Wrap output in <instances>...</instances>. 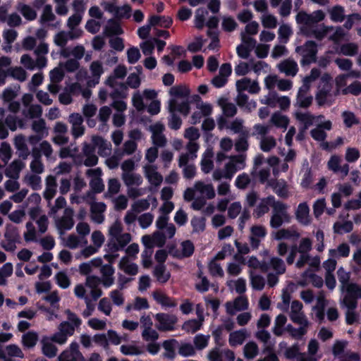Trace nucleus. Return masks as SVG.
I'll return each mask as SVG.
<instances>
[{"label": "nucleus", "instance_id": "nucleus-25", "mask_svg": "<svg viewBox=\"0 0 361 361\" xmlns=\"http://www.w3.org/2000/svg\"><path fill=\"white\" fill-rule=\"evenodd\" d=\"M38 341V335L36 332L28 331L22 337L23 345L27 348H33Z\"/></svg>", "mask_w": 361, "mask_h": 361}, {"label": "nucleus", "instance_id": "nucleus-7", "mask_svg": "<svg viewBox=\"0 0 361 361\" xmlns=\"http://www.w3.org/2000/svg\"><path fill=\"white\" fill-rule=\"evenodd\" d=\"M169 109L170 112L178 111L183 116H187L190 111V102L188 101H184L181 103H178L176 99H171Z\"/></svg>", "mask_w": 361, "mask_h": 361}, {"label": "nucleus", "instance_id": "nucleus-4", "mask_svg": "<svg viewBox=\"0 0 361 361\" xmlns=\"http://www.w3.org/2000/svg\"><path fill=\"white\" fill-rule=\"evenodd\" d=\"M73 209L66 208L64 211V216L56 221V226L61 235L63 234L64 230H71L73 227L75 222L73 219Z\"/></svg>", "mask_w": 361, "mask_h": 361}, {"label": "nucleus", "instance_id": "nucleus-3", "mask_svg": "<svg viewBox=\"0 0 361 361\" xmlns=\"http://www.w3.org/2000/svg\"><path fill=\"white\" fill-rule=\"evenodd\" d=\"M284 357L287 360L296 359L297 361H317L318 359L312 357H307L305 353L300 352V345L298 343L286 348L284 351Z\"/></svg>", "mask_w": 361, "mask_h": 361}, {"label": "nucleus", "instance_id": "nucleus-6", "mask_svg": "<svg viewBox=\"0 0 361 361\" xmlns=\"http://www.w3.org/2000/svg\"><path fill=\"white\" fill-rule=\"evenodd\" d=\"M274 203V196L269 195L261 200L259 204L254 210V216L256 218H260L269 211V206Z\"/></svg>", "mask_w": 361, "mask_h": 361}, {"label": "nucleus", "instance_id": "nucleus-22", "mask_svg": "<svg viewBox=\"0 0 361 361\" xmlns=\"http://www.w3.org/2000/svg\"><path fill=\"white\" fill-rule=\"evenodd\" d=\"M295 117L298 121L304 124V130L312 126L315 118V116L310 113H302L300 111L295 112Z\"/></svg>", "mask_w": 361, "mask_h": 361}, {"label": "nucleus", "instance_id": "nucleus-44", "mask_svg": "<svg viewBox=\"0 0 361 361\" xmlns=\"http://www.w3.org/2000/svg\"><path fill=\"white\" fill-rule=\"evenodd\" d=\"M8 74L19 81H24L26 79V71L21 67H16L8 69Z\"/></svg>", "mask_w": 361, "mask_h": 361}, {"label": "nucleus", "instance_id": "nucleus-62", "mask_svg": "<svg viewBox=\"0 0 361 361\" xmlns=\"http://www.w3.org/2000/svg\"><path fill=\"white\" fill-rule=\"evenodd\" d=\"M150 203L147 199H142L132 205V210L135 212L140 213L142 211H145L149 209Z\"/></svg>", "mask_w": 361, "mask_h": 361}, {"label": "nucleus", "instance_id": "nucleus-49", "mask_svg": "<svg viewBox=\"0 0 361 361\" xmlns=\"http://www.w3.org/2000/svg\"><path fill=\"white\" fill-rule=\"evenodd\" d=\"M127 57L128 62L130 64H135L139 61L140 58L141 57L140 50L135 47L129 48L127 50Z\"/></svg>", "mask_w": 361, "mask_h": 361}, {"label": "nucleus", "instance_id": "nucleus-11", "mask_svg": "<svg viewBox=\"0 0 361 361\" xmlns=\"http://www.w3.org/2000/svg\"><path fill=\"white\" fill-rule=\"evenodd\" d=\"M178 344V341L174 338L165 340L162 343V347L166 351L163 356L166 358L173 360L176 357V348Z\"/></svg>", "mask_w": 361, "mask_h": 361}, {"label": "nucleus", "instance_id": "nucleus-20", "mask_svg": "<svg viewBox=\"0 0 361 361\" xmlns=\"http://www.w3.org/2000/svg\"><path fill=\"white\" fill-rule=\"evenodd\" d=\"M153 298L159 304L166 307H174L177 305L170 297L157 291L153 293Z\"/></svg>", "mask_w": 361, "mask_h": 361}, {"label": "nucleus", "instance_id": "nucleus-60", "mask_svg": "<svg viewBox=\"0 0 361 361\" xmlns=\"http://www.w3.org/2000/svg\"><path fill=\"white\" fill-rule=\"evenodd\" d=\"M313 180V174L311 168H307L306 171L305 172L302 181H301V187L305 189H308L310 188V185L312 183Z\"/></svg>", "mask_w": 361, "mask_h": 361}, {"label": "nucleus", "instance_id": "nucleus-30", "mask_svg": "<svg viewBox=\"0 0 361 361\" xmlns=\"http://www.w3.org/2000/svg\"><path fill=\"white\" fill-rule=\"evenodd\" d=\"M310 50L318 52L317 44L313 40H307L303 45L298 46L295 48V52L298 54H310Z\"/></svg>", "mask_w": 361, "mask_h": 361}, {"label": "nucleus", "instance_id": "nucleus-63", "mask_svg": "<svg viewBox=\"0 0 361 361\" xmlns=\"http://www.w3.org/2000/svg\"><path fill=\"white\" fill-rule=\"evenodd\" d=\"M326 202L324 198L317 200L313 205V213L316 218H319L324 212Z\"/></svg>", "mask_w": 361, "mask_h": 361}, {"label": "nucleus", "instance_id": "nucleus-26", "mask_svg": "<svg viewBox=\"0 0 361 361\" xmlns=\"http://www.w3.org/2000/svg\"><path fill=\"white\" fill-rule=\"evenodd\" d=\"M344 8L340 5L334 6L329 11L330 18L334 22H343L345 19Z\"/></svg>", "mask_w": 361, "mask_h": 361}, {"label": "nucleus", "instance_id": "nucleus-16", "mask_svg": "<svg viewBox=\"0 0 361 361\" xmlns=\"http://www.w3.org/2000/svg\"><path fill=\"white\" fill-rule=\"evenodd\" d=\"M245 338L246 333L245 331L243 329L231 332L229 335V345L231 347H235L238 345H241L243 343Z\"/></svg>", "mask_w": 361, "mask_h": 361}, {"label": "nucleus", "instance_id": "nucleus-61", "mask_svg": "<svg viewBox=\"0 0 361 361\" xmlns=\"http://www.w3.org/2000/svg\"><path fill=\"white\" fill-rule=\"evenodd\" d=\"M90 186L94 193H101L104 189V185L101 178H92Z\"/></svg>", "mask_w": 361, "mask_h": 361}, {"label": "nucleus", "instance_id": "nucleus-42", "mask_svg": "<svg viewBox=\"0 0 361 361\" xmlns=\"http://www.w3.org/2000/svg\"><path fill=\"white\" fill-rule=\"evenodd\" d=\"M118 85L121 89H114L111 93L110 97L113 100L123 99L126 97V90L128 89L126 83L119 82Z\"/></svg>", "mask_w": 361, "mask_h": 361}, {"label": "nucleus", "instance_id": "nucleus-21", "mask_svg": "<svg viewBox=\"0 0 361 361\" xmlns=\"http://www.w3.org/2000/svg\"><path fill=\"white\" fill-rule=\"evenodd\" d=\"M190 93V89L182 85L173 86L172 87H171L169 91V94L171 96L178 98L188 97Z\"/></svg>", "mask_w": 361, "mask_h": 361}, {"label": "nucleus", "instance_id": "nucleus-39", "mask_svg": "<svg viewBox=\"0 0 361 361\" xmlns=\"http://www.w3.org/2000/svg\"><path fill=\"white\" fill-rule=\"evenodd\" d=\"M278 34L280 41L283 43H287L293 32L289 25L283 24L279 27Z\"/></svg>", "mask_w": 361, "mask_h": 361}, {"label": "nucleus", "instance_id": "nucleus-34", "mask_svg": "<svg viewBox=\"0 0 361 361\" xmlns=\"http://www.w3.org/2000/svg\"><path fill=\"white\" fill-rule=\"evenodd\" d=\"M209 338V335L206 336L202 334L196 335L193 340L195 348L199 350L205 348L208 345Z\"/></svg>", "mask_w": 361, "mask_h": 361}, {"label": "nucleus", "instance_id": "nucleus-36", "mask_svg": "<svg viewBox=\"0 0 361 361\" xmlns=\"http://www.w3.org/2000/svg\"><path fill=\"white\" fill-rule=\"evenodd\" d=\"M55 19L56 16L52 11V6L50 4L45 5L40 17V23L44 24L48 22L54 21Z\"/></svg>", "mask_w": 361, "mask_h": 361}, {"label": "nucleus", "instance_id": "nucleus-57", "mask_svg": "<svg viewBox=\"0 0 361 361\" xmlns=\"http://www.w3.org/2000/svg\"><path fill=\"white\" fill-rule=\"evenodd\" d=\"M357 51L358 47L354 43L344 44L341 46V52L345 56H355Z\"/></svg>", "mask_w": 361, "mask_h": 361}, {"label": "nucleus", "instance_id": "nucleus-38", "mask_svg": "<svg viewBox=\"0 0 361 361\" xmlns=\"http://www.w3.org/2000/svg\"><path fill=\"white\" fill-rule=\"evenodd\" d=\"M300 237V234L298 232L295 231H290L289 229H281L279 230L276 234L275 238L278 240L282 239H290V238H298Z\"/></svg>", "mask_w": 361, "mask_h": 361}, {"label": "nucleus", "instance_id": "nucleus-43", "mask_svg": "<svg viewBox=\"0 0 361 361\" xmlns=\"http://www.w3.org/2000/svg\"><path fill=\"white\" fill-rule=\"evenodd\" d=\"M55 279L56 284L61 288L66 289L68 288L71 284L68 276L63 271L58 272L55 276Z\"/></svg>", "mask_w": 361, "mask_h": 361}, {"label": "nucleus", "instance_id": "nucleus-47", "mask_svg": "<svg viewBox=\"0 0 361 361\" xmlns=\"http://www.w3.org/2000/svg\"><path fill=\"white\" fill-rule=\"evenodd\" d=\"M310 54L303 53L300 54L302 57L300 60V64L302 66H309L312 63H316L317 60V53L313 50H310Z\"/></svg>", "mask_w": 361, "mask_h": 361}, {"label": "nucleus", "instance_id": "nucleus-51", "mask_svg": "<svg viewBox=\"0 0 361 361\" xmlns=\"http://www.w3.org/2000/svg\"><path fill=\"white\" fill-rule=\"evenodd\" d=\"M250 183V178L245 173L238 175L235 181V186L239 189H245Z\"/></svg>", "mask_w": 361, "mask_h": 361}, {"label": "nucleus", "instance_id": "nucleus-18", "mask_svg": "<svg viewBox=\"0 0 361 361\" xmlns=\"http://www.w3.org/2000/svg\"><path fill=\"white\" fill-rule=\"evenodd\" d=\"M122 178L127 186H139L142 183V176L138 173H123Z\"/></svg>", "mask_w": 361, "mask_h": 361}, {"label": "nucleus", "instance_id": "nucleus-28", "mask_svg": "<svg viewBox=\"0 0 361 361\" xmlns=\"http://www.w3.org/2000/svg\"><path fill=\"white\" fill-rule=\"evenodd\" d=\"M353 229V224L350 221H345L343 223L336 222L334 224V231L335 233L343 234V233H350Z\"/></svg>", "mask_w": 361, "mask_h": 361}, {"label": "nucleus", "instance_id": "nucleus-46", "mask_svg": "<svg viewBox=\"0 0 361 361\" xmlns=\"http://www.w3.org/2000/svg\"><path fill=\"white\" fill-rule=\"evenodd\" d=\"M20 11L23 16L27 20H34L37 18L36 11L29 5L23 4L20 8Z\"/></svg>", "mask_w": 361, "mask_h": 361}, {"label": "nucleus", "instance_id": "nucleus-52", "mask_svg": "<svg viewBox=\"0 0 361 361\" xmlns=\"http://www.w3.org/2000/svg\"><path fill=\"white\" fill-rule=\"evenodd\" d=\"M238 26L237 23L235 20L231 17H224L222 21V28L226 32H233L236 29Z\"/></svg>", "mask_w": 361, "mask_h": 361}, {"label": "nucleus", "instance_id": "nucleus-50", "mask_svg": "<svg viewBox=\"0 0 361 361\" xmlns=\"http://www.w3.org/2000/svg\"><path fill=\"white\" fill-rule=\"evenodd\" d=\"M233 252L234 249L231 244H224L221 250L216 255L214 260H223L226 255H231Z\"/></svg>", "mask_w": 361, "mask_h": 361}, {"label": "nucleus", "instance_id": "nucleus-2", "mask_svg": "<svg viewBox=\"0 0 361 361\" xmlns=\"http://www.w3.org/2000/svg\"><path fill=\"white\" fill-rule=\"evenodd\" d=\"M223 330V325H220L212 333L215 346L207 354L209 361H235V356L233 350L228 348L221 350V348L225 345Z\"/></svg>", "mask_w": 361, "mask_h": 361}, {"label": "nucleus", "instance_id": "nucleus-5", "mask_svg": "<svg viewBox=\"0 0 361 361\" xmlns=\"http://www.w3.org/2000/svg\"><path fill=\"white\" fill-rule=\"evenodd\" d=\"M155 319L159 324L157 326V329L159 331H166L174 329V325L176 322V318L175 316L165 313H158L156 314Z\"/></svg>", "mask_w": 361, "mask_h": 361}, {"label": "nucleus", "instance_id": "nucleus-9", "mask_svg": "<svg viewBox=\"0 0 361 361\" xmlns=\"http://www.w3.org/2000/svg\"><path fill=\"white\" fill-rule=\"evenodd\" d=\"M279 69L281 72L284 73L286 75L295 76L298 71V67L297 63L290 59H286L279 65Z\"/></svg>", "mask_w": 361, "mask_h": 361}, {"label": "nucleus", "instance_id": "nucleus-53", "mask_svg": "<svg viewBox=\"0 0 361 361\" xmlns=\"http://www.w3.org/2000/svg\"><path fill=\"white\" fill-rule=\"evenodd\" d=\"M27 232L24 233V238L26 242L36 241V230L31 221L26 223Z\"/></svg>", "mask_w": 361, "mask_h": 361}, {"label": "nucleus", "instance_id": "nucleus-40", "mask_svg": "<svg viewBox=\"0 0 361 361\" xmlns=\"http://www.w3.org/2000/svg\"><path fill=\"white\" fill-rule=\"evenodd\" d=\"M5 123L11 131L16 130L17 124L20 128H23L24 125L21 119H18L17 116L11 114L6 116Z\"/></svg>", "mask_w": 361, "mask_h": 361}, {"label": "nucleus", "instance_id": "nucleus-54", "mask_svg": "<svg viewBox=\"0 0 361 361\" xmlns=\"http://www.w3.org/2000/svg\"><path fill=\"white\" fill-rule=\"evenodd\" d=\"M147 176L149 182L155 186H159L163 180L162 176L154 169L151 171H148L147 172Z\"/></svg>", "mask_w": 361, "mask_h": 361}, {"label": "nucleus", "instance_id": "nucleus-64", "mask_svg": "<svg viewBox=\"0 0 361 361\" xmlns=\"http://www.w3.org/2000/svg\"><path fill=\"white\" fill-rule=\"evenodd\" d=\"M360 156V152L357 148L348 147L345 153V160L348 162L353 163L356 161Z\"/></svg>", "mask_w": 361, "mask_h": 361}, {"label": "nucleus", "instance_id": "nucleus-12", "mask_svg": "<svg viewBox=\"0 0 361 361\" xmlns=\"http://www.w3.org/2000/svg\"><path fill=\"white\" fill-rule=\"evenodd\" d=\"M123 33V30L118 20L111 18L108 20V24L104 29V34L106 36L111 37L114 35H119Z\"/></svg>", "mask_w": 361, "mask_h": 361}, {"label": "nucleus", "instance_id": "nucleus-41", "mask_svg": "<svg viewBox=\"0 0 361 361\" xmlns=\"http://www.w3.org/2000/svg\"><path fill=\"white\" fill-rule=\"evenodd\" d=\"M270 263L277 274H283L286 272V265L281 258L274 257L271 259Z\"/></svg>", "mask_w": 361, "mask_h": 361}, {"label": "nucleus", "instance_id": "nucleus-35", "mask_svg": "<svg viewBox=\"0 0 361 361\" xmlns=\"http://www.w3.org/2000/svg\"><path fill=\"white\" fill-rule=\"evenodd\" d=\"M181 257L188 258L191 257L195 252L193 243L190 240H184L181 243Z\"/></svg>", "mask_w": 361, "mask_h": 361}, {"label": "nucleus", "instance_id": "nucleus-48", "mask_svg": "<svg viewBox=\"0 0 361 361\" xmlns=\"http://www.w3.org/2000/svg\"><path fill=\"white\" fill-rule=\"evenodd\" d=\"M276 145V140L270 136L263 137L260 142V148L263 152H268Z\"/></svg>", "mask_w": 361, "mask_h": 361}, {"label": "nucleus", "instance_id": "nucleus-59", "mask_svg": "<svg viewBox=\"0 0 361 361\" xmlns=\"http://www.w3.org/2000/svg\"><path fill=\"white\" fill-rule=\"evenodd\" d=\"M347 343L345 341H337L333 345L332 353L335 357H341L343 355L344 358V350Z\"/></svg>", "mask_w": 361, "mask_h": 361}, {"label": "nucleus", "instance_id": "nucleus-32", "mask_svg": "<svg viewBox=\"0 0 361 361\" xmlns=\"http://www.w3.org/2000/svg\"><path fill=\"white\" fill-rule=\"evenodd\" d=\"M345 287V294L351 298L356 299L361 298V286L355 283H350Z\"/></svg>", "mask_w": 361, "mask_h": 361}, {"label": "nucleus", "instance_id": "nucleus-14", "mask_svg": "<svg viewBox=\"0 0 361 361\" xmlns=\"http://www.w3.org/2000/svg\"><path fill=\"white\" fill-rule=\"evenodd\" d=\"M24 166L20 160H14L6 169L5 175L11 178H17L20 171Z\"/></svg>", "mask_w": 361, "mask_h": 361}, {"label": "nucleus", "instance_id": "nucleus-8", "mask_svg": "<svg viewBox=\"0 0 361 361\" xmlns=\"http://www.w3.org/2000/svg\"><path fill=\"white\" fill-rule=\"evenodd\" d=\"M310 208L306 202L300 203L295 212L297 220L302 224L308 225Z\"/></svg>", "mask_w": 361, "mask_h": 361}, {"label": "nucleus", "instance_id": "nucleus-45", "mask_svg": "<svg viewBox=\"0 0 361 361\" xmlns=\"http://www.w3.org/2000/svg\"><path fill=\"white\" fill-rule=\"evenodd\" d=\"M313 97L305 94H297L296 105L300 108L307 109L312 104Z\"/></svg>", "mask_w": 361, "mask_h": 361}, {"label": "nucleus", "instance_id": "nucleus-27", "mask_svg": "<svg viewBox=\"0 0 361 361\" xmlns=\"http://www.w3.org/2000/svg\"><path fill=\"white\" fill-rule=\"evenodd\" d=\"M4 237L7 241H17L20 238L18 229L16 226L13 224H8L6 226V231L4 233Z\"/></svg>", "mask_w": 361, "mask_h": 361}, {"label": "nucleus", "instance_id": "nucleus-19", "mask_svg": "<svg viewBox=\"0 0 361 361\" xmlns=\"http://www.w3.org/2000/svg\"><path fill=\"white\" fill-rule=\"evenodd\" d=\"M273 207V214H279L283 218H286V223L290 221V216L287 212V205L281 202L276 201L274 199V203L271 204Z\"/></svg>", "mask_w": 361, "mask_h": 361}, {"label": "nucleus", "instance_id": "nucleus-23", "mask_svg": "<svg viewBox=\"0 0 361 361\" xmlns=\"http://www.w3.org/2000/svg\"><path fill=\"white\" fill-rule=\"evenodd\" d=\"M350 255V247L347 243H341L340 244L337 250L331 249L329 250V255L331 257H347Z\"/></svg>", "mask_w": 361, "mask_h": 361}, {"label": "nucleus", "instance_id": "nucleus-58", "mask_svg": "<svg viewBox=\"0 0 361 361\" xmlns=\"http://www.w3.org/2000/svg\"><path fill=\"white\" fill-rule=\"evenodd\" d=\"M178 353L183 357H189L195 355V350L192 344L185 343L180 346Z\"/></svg>", "mask_w": 361, "mask_h": 361}, {"label": "nucleus", "instance_id": "nucleus-29", "mask_svg": "<svg viewBox=\"0 0 361 361\" xmlns=\"http://www.w3.org/2000/svg\"><path fill=\"white\" fill-rule=\"evenodd\" d=\"M271 121L277 128H287L289 120L286 116L282 115L280 113H274L271 118Z\"/></svg>", "mask_w": 361, "mask_h": 361}, {"label": "nucleus", "instance_id": "nucleus-1", "mask_svg": "<svg viewBox=\"0 0 361 361\" xmlns=\"http://www.w3.org/2000/svg\"><path fill=\"white\" fill-rule=\"evenodd\" d=\"M325 14L322 10L314 11L308 14L304 11H300L295 16L298 24L302 25L300 28L301 32L306 37L314 36L317 39L322 40L326 35L328 28L323 25L322 28H314V26L324 19Z\"/></svg>", "mask_w": 361, "mask_h": 361}, {"label": "nucleus", "instance_id": "nucleus-56", "mask_svg": "<svg viewBox=\"0 0 361 361\" xmlns=\"http://www.w3.org/2000/svg\"><path fill=\"white\" fill-rule=\"evenodd\" d=\"M154 215L151 213H145L140 216L138 221L140 227L143 229L148 228L152 223Z\"/></svg>", "mask_w": 361, "mask_h": 361}, {"label": "nucleus", "instance_id": "nucleus-31", "mask_svg": "<svg viewBox=\"0 0 361 361\" xmlns=\"http://www.w3.org/2000/svg\"><path fill=\"white\" fill-rule=\"evenodd\" d=\"M202 326V322L197 319H189L184 322L183 324L182 329L183 330L190 332L192 334L195 333L198 330L200 329Z\"/></svg>", "mask_w": 361, "mask_h": 361}, {"label": "nucleus", "instance_id": "nucleus-24", "mask_svg": "<svg viewBox=\"0 0 361 361\" xmlns=\"http://www.w3.org/2000/svg\"><path fill=\"white\" fill-rule=\"evenodd\" d=\"M244 356L248 360L255 357L259 353V348L254 341H250L245 344L243 348Z\"/></svg>", "mask_w": 361, "mask_h": 361}, {"label": "nucleus", "instance_id": "nucleus-15", "mask_svg": "<svg viewBox=\"0 0 361 361\" xmlns=\"http://www.w3.org/2000/svg\"><path fill=\"white\" fill-rule=\"evenodd\" d=\"M153 274L161 283H166L171 277V274L166 272V267L164 264H157L154 267Z\"/></svg>", "mask_w": 361, "mask_h": 361}, {"label": "nucleus", "instance_id": "nucleus-10", "mask_svg": "<svg viewBox=\"0 0 361 361\" xmlns=\"http://www.w3.org/2000/svg\"><path fill=\"white\" fill-rule=\"evenodd\" d=\"M331 90V85L329 82H324L320 86L316 94L315 99L319 106H324L326 102L327 97Z\"/></svg>", "mask_w": 361, "mask_h": 361}, {"label": "nucleus", "instance_id": "nucleus-37", "mask_svg": "<svg viewBox=\"0 0 361 361\" xmlns=\"http://www.w3.org/2000/svg\"><path fill=\"white\" fill-rule=\"evenodd\" d=\"M343 123L347 128H351L354 125L360 123L359 119L355 116L353 112L345 111L342 113Z\"/></svg>", "mask_w": 361, "mask_h": 361}, {"label": "nucleus", "instance_id": "nucleus-13", "mask_svg": "<svg viewBox=\"0 0 361 361\" xmlns=\"http://www.w3.org/2000/svg\"><path fill=\"white\" fill-rule=\"evenodd\" d=\"M42 353L49 358L54 357L57 354L56 346L48 338H44L42 340Z\"/></svg>", "mask_w": 361, "mask_h": 361}, {"label": "nucleus", "instance_id": "nucleus-55", "mask_svg": "<svg viewBox=\"0 0 361 361\" xmlns=\"http://www.w3.org/2000/svg\"><path fill=\"white\" fill-rule=\"evenodd\" d=\"M142 338L146 341H154L158 339L159 334L150 326L145 328L142 333Z\"/></svg>", "mask_w": 361, "mask_h": 361}, {"label": "nucleus", "instance_id": "nucleus-33", "mask_svg": "<svg viewBox=\"0 0 361 361\" xmlns=\"http://www.w3.org/2000/svg\"><path fill=\"white\" fill-rule=\"evenodd\" d=\"M307 328V326L304 325H302V326L299 328H295L291 324H288L286 329L293 338L300 340L306 334Z\"/></svg>", "mask_w": 361, "mask_h": 361}, {"label": "nucleus", "instance_id": "nucleus-17", "mask_svg": "<svg viewBox=\"0 0 361 361\" xmlns=\"http://www.w3.org/2000/svg\"><path fill=\"white\" fill-rule=\"evenodd\" d=\"M14 145L16 148L20 152V157H23V159H26L29 152L25 143V136L22 134L16 135L14 139Z\"/></svg>", "mask_w": 361, "mask_h": 361}]
</instances>
